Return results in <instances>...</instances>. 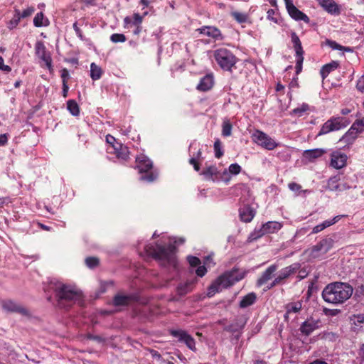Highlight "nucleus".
I'll list each match as a JSON object with an SVG mask.
<instances>
[{
    "mask_svg": "<svg viewBox=\"0 0 364 364\" xmlns=\"http://www.w3.org/2000/svg\"><path fill=\"white\" fill-rule=\"evenodd\" d=\"M185 242L182 237L177 240L176 237L169 238L168 242L162 240L160 243L147 245L144 247L146 254L153 257L159 264L176 273L178 271V264L176 257L175 244L181 245Z\"/></svg>",
    "mask_w": 364,
    "mask_h": 364,
    "instance_id": "nucleus-1",
    "label": "nucleus"
},
{
    "mask_svg": "<svg viewBox=\"0 0 364 364\" xmlns=\"http://www.w3.org/2000/svg\"><path fill=\"white\" fill-rule=\"evenodd\" d=\"M353 292V288L348 283L335 282L324 287L321 296L326 303L337 306L348 300Z\"/></svg>",
    "mask_w": 364,
    "mask_h": 364,
    "instance_id": "nucleus-2",
    "label": "nucleus"
},
{
    "mask_svg": "<svg viewBox=\"0 0 364 364\" xmlns=\"http://www.w3.org/2000/svg\"><path fill=\"white\" fill-rule=\"evenodd\" d=\"M55 291L60 308L67 309L82 301V292L74 286L60 282L56 284Z\"/></svg>",
    "mask_w": 364,
    "mask_h": 364,
    "instance_id": "nucleus-3",
    "label": "nucleus"
},
{
    "mask_svg": "<svg viewBox=\"0 0 364 364\" xmlns=\"http://www.w3.org/2000/svg\"><path fill=\"white\" fill-rule=\"evenodd\" d=\"M245 277V272L233 269L218 277L209 287L208 295L213 296L225 288H228Z\"/></svg>",
    "mask_w": 364,
    "mask_h": 364,
    "instance_id": "nucleus-4",
    "label": "nucleus"
},
{
    "mask_svg": "<svg viewBox=\"0 0 364 364\" xmlns=\"http://www.w3.org/2000/svg\"><path fill=\"white\" fill-rule=\"evenodd\" d=\"M136 168L142 174L139 179L145 182H153L158 177V173L152 171L153 163L145 155L141 154L136 158Z\"/></svg>",
    "mask_w": 364,
    "mask_h": 364,
    "instance_id": "nucleus-5",
    "label": "nucleus"
},
{
    "mask_svg": "<svg viewBox=\"0 0 364 364\" xmlns=\"http://www.w3.org/2000/svg\"><path fill=\"white\" fill-rule=\"evenodd\" d=\"M213 57L218 65L226 71L231 70L237 62L235 55L230 50L225 48L215 50Z\"/></svg>",
    "mask_w": 364,
    "mask_h": 364,
    "instance_id": "nucleus-6",
    "label": "nucleus"
},
{
    "mask_svg": "<svg viewBox=\"0 0 364 364\" xmlns=\"http://www.w3.org/2000/svg\"><path fill=\"white\" fill-rule=\"evenodd\" d=\"M106 141L109 144L107 148L108 153L114 154L119 160H127L129 152L126 146L117 142L116 139L110 134L106 136Z\"/></svg>",
    "mask_w": 364,
    "mask_h": 364,
    "instance_id": "nucleus-7",
    "label": "nucleus"
},
{
    "mask_svg": "<svg viewBox=\"0 0 364 364\" xmlns=\"http://www.w3.org/2000/svg\"><path fill=\"white\" fill-rule=\"evenodd\" d=\"M252 141L261 147L272 151L279 145L277 142L266 133L260 130H255L252 134Z\"/></svg>",
    "mask_w": 364,
    "mask_h": 364,
    "instance_id": "nucleus-8",
    "label": "nucleus"
},
{
    "mask_svg": "<svg viewBox=\"0 0 364 364\" xmlns=\"http://www.w3.org/2000/svg\"><path fill=\"white\" fill-rule=\"evenodd\" d=\"M349 121L343 117H334L326 122L321 128L318 135L326 134L331 132L338 131L346 127Z\"/></svg>",
    "mask_w": 364,
    "mask_h": 364,
    "instance_id": "nucleus-9",
    "label": "nucleus"
},
{
    "mask_svg": "<svg viewBox=\"0 0 364 364\" xmlns=\"http://www.w3.org/2000/svg\"><path fill=\"white\" fill-rule=\"evenodd\" d=\"M144 16L136 13L132 16H126L124 18V27L126 29L132 31L135 36H139L142 31L141 23Z\"/></svg>",
    "mask_w": 364,
    "mask_h": 364,
    "instance_id": "nucleus-10",
    "label": "nucleus"
},
{
    "mask_svg": "<svg viewBox=\"0 0 364 364\" xmlns=\"http://www.w3.org/2000/svg\"><path fill=\"white\" fill-rule=\"evenodd\" d=\"M291 42L293 43V47L295 50V57H296V74H299L302 70V64L304 62V50L301 46V42L296 35V33L293 32L291 34Z\"/></svg>",
    "mask_w": 364,
    "mask_h": 364,
    "instance_id": "nucleus-11",
    "label": "nucleus"
},
{
    "mask_svg": "<svg viewBox=\"0 0 364 364\" xmlns=\"http://www.w3.org/2000/svg\"><path fill=\"white\" fill-rule=\"evenodd\" d=\"M1 305L4 311L9 313H18L23 316H28L29 311L21 304L11 300L4 299L1 301Z\"/></svg>",
    "mask_w": 364,
    "mask_h": 364,
    "instance_id": "nucleus-12",
    "label": "nucleus"
},
{
    "mask_svg": "<svg viewBox=\"0 0 364 364\" xmlns=\"http://www.w3.org/2000/svg\"><path fill=\"white\" fill-rule=\"evenodd\" d=\"M170 333L172 336L178 338L179 342L184 343L186 346L193 351L196 350V342L194 338L183 330H171Z\"/></svg>",
    "mask_w": 364,
    "mask_h": 364,
    "instance_id": "nucleus-13",
    "label": "nucleus"
},
{
    "mask_svg": "<svg viewBox=\"0 0 364 364\" xmlns=\"http://www.w3.org/2000/svg\"><path fill=\"white\" fill-rule=\"evenodd\" d=\"M364 131V117L355 120L351 125L350 128L343 136L346 141L350 142L354 140L358 134Z\"/></svg>",
    "mask_w": 364,
    "mask_h": 364,
    "instance_id": "nucleus-14",
    "label": "nucleus"
},
{
    "mask_svg": "<svg viewBox=\"0 0 364 364\" xmlns=\"http://www.w3.org/2000/svg\"><path fill=\"white\" fill-rule=\"evenodd\" d=\"M36 53L45 63L49 70H52V59L50 55L46 50V48L42 42H37L35 46Z\"/></svg>",
    "mask_w": 364,
    "mask_h": 364,
    "instance_id": "nucleus-15",
    "label": "nucleus"
},
{
    "mask_svg": "<svg viewBox=\"0 0 364 364\" xmlns=\"http://www.w3.org/2000/svg\"><path fill=\"white\" fill-rule=\"evenodd\" d=\"M321 327V321L319 319L310 318L304 321L300 326V331L305 336L310 335L315 330Z\"/></svg>",
    "mask_w": 364,
    "mask_h": 364,
    "instance_id": "nucleus-16",
    "label": "nucleus"
},
{
    "mask_svg": "<svg viewBox=\"0 0 364 364\" xmlns=\"http://www.w3.org/2000/svg\"><path fill=\"white\" fill-rule=\"evenodd\" d=\"M347 155L340 151H333L331 154V166L336 169L346 166L347 163Z\"/></svg>",
    "mask_w": 364,
    "mask_h": 364,
    "instance_id": "nucleus-17",
    "label": "nucleus"
},
{
    "mask_svg": "<svg viewBox=\"0 0 364 364\" xmlns=\"http://www.w3.org/2000/svg\"><path fill=\"white\" fill-rule=\"evenodd\" d=\"M286 9L289 16L296 21H303L305 23L309 22V18L304 13L299 10L291 2L286 6Z\"/></svg>",
    "mask_w": 364,
    "mask_h": 364,
    "instance_id": "nucleus-18",
    "label": "nucleus"
},
{
    "mask_svg": "<svg viewBox=\"0 0 364 364\" xmlns=\"http://www.w3.org/2000/svg\"><path fill=\"white\" fill-rule=\"evenodd\" d=\"M299 267L300 264L298 263H294L288 267H286L279 272L276 278L279 282V283L282 284L284 279H287L291 274L296 273Z\"/></svg>",
    "mask_w": 364,
    "mask_h": 364,
    "instance_id": "nucleus-19",
    "label": "nucleus"
},
{
    "mask_svg": "<svg viewBox=\"0 0 364 364\" xmlns=\"http://www.w3.org/2000/svg\"><path fill=\"white\" fill-rule=\"evenodd\" d=\"M318 4L328 14L338 15L341 13L339 6L333 0H316Z\"/></svg>",
    "mask_w": 364,
    "mask_h": 364,
    "instance_id": "nucleus-20",
    "label": "nucleus"
},
{
    "mask_svg": "<svg viewBox=\"0 0 364 364\" xmlns=\"http://www.w3.org/2000/svg\"><path fill=\"white\" fill-rule=\"evenodd\" d=\"M214 85V77L212 73L203 76L199 81L196 89L201 92H207L212 89Z\"/></svg>",
    "mask_w": 364,
    "mask_h": 364,
    "instance_id": "nucleus-21",
    "label": "nucleus"
},
{
    "mask_svg": "<svg viewBox=\"0 0 364 364\" xmlns=\"http://www.w3.org/2000/svg\"><path fill=\"white\" fill-rule=\"evenodd\" d=\"M242 170L241 166L238 164H232L229 166L228 170H224L221 173L220 180L228 183L230 181V174L237 175Z\"/></svg>",
    "mask_w": 364,
    "mask_h": 364,
    "instance_id": "nucleus-22",
    "label": "nucleus"
},
{
    "mask_svg": "<svg viewBox=\"0 0 364 364\" xmlns=\"http://www.w3.org/2000/svg\"><path fill=\"white\" fill-rule=\"evenodd\" d=\"M200 33L211 37L215 40L222 39V34L220 31L214 26H203L198 29Z\"/></svg>",
    "mask_w": 364,
    "mask_h": 364,
    "instance_id": "nucleus-23",
    "label": "nucleus"
},
{
    "mask_svg": "<svg viewBox=\"0 0 364 364\" xmlns=\"http://www.w3.org/2000/svg\"><path fill=\"white\" fill-rule=\"evenodd\" d=\"M277 265L272 264L269 266L261 275V277L257 281V285L258 287H261L263 284H266L269 280H270L274 272L277 269Z\"/></svg>",
    "mask_w": 364,
    "mask_h": 364,
    "instance_id": "nucleus-24",
    "label": "nucleus"
},
{
    "mask_svg": "<svg viewBox=\"0 0 364 364\" xmlns=\"http://www.w3.org/2000/svg\"><path fill=\"white\" fill-rule=\"evenodd\" d=\"M343 215H336L333 217L331 219L324 220L323 223L316 225L312 228L311 234H317L324 229L334 225L337 222L339 221V220L343 217Z\"/></svg>",
    "mask_w": 364,
    "mask_h": 364,
    "instance_id": "nucleus-25",
    "label": "nucleus"
},
{
    "mask_svg": "<svg viewBox=\"0 0 364 364\" xmlns=\"http://www.w3.org/2000/svg\"><path fill=\"white\" fill-rule=\"evenodd\" d=\"M203 174L207 179L213 181L220 180L221 176V173L218 171L217 167L215 166L208 167L203 171Z\"/></svg>",
    "mask_w": 364,
    "mask_h": 364,
    "instance_id": "nucleus-26",
    "label": "nucleus"
},
{
    "mask_svg": "<svg viewBox=\"0 0 364 364\" xmlns=\"http://www.w3.org/2000/svg\"><path fill=\"white\" fill-rule=\"evenodd\" d=\"M255 215V210L250 206H244L240 209V219L245 222H250Z\"/></svg>",
    "mask_w": 364,
    "mask_h": 364,
    "instance_id": "nucleus-27",
    "label": "nucleus"
},
{
    "mask_svg": "<svg viewBox=\"0 0 364 364\" xmlns=\"http://www.w3.org/2000/svg\"><path fill=\"white\" fill-rule=\"evenodd\" d=\"M326 151L323 149H314L305 150L303 156L309 161H313L316 159L321 157Z\"/></svg>",
    "mask_w": 364,
    "mask_h": 364,
    "instance_id": "nucleus-28",
    "label": "nucleus"
},
{
    "mask_svg": "<svg viewBox=\"0 0 364 364\" xmlns=\"http://www.w3.org/2000/svg\"><path fill=\"white\" fill-rule=\"evenodd\" d=\"M262 225L266 234L277 232L282 228V224L277 221H269Z\"/></svg>",
    "mask_w": 364,
    "mask_h": 364,
    "instance_id": "nucleus-29",
    "label": "nucleus"
},
{
    "mask_svg": "<svg viewBox=\"0 0 364 364\" xmlns=\"http://www.w3.org/2000/svg\"><path fill=\"white\" fill-rule=\"evenodd\" d=\"M133 297L129 295L117 294L113 299V304L115 306H125L129 304Z\"/></svg>",
    "mask_w": 364,
    "mask_h": 364,
    "instance_id": "nucleus-30",
    "label": "nucleus"
},
{
    "mask_svg": "<svg viewBox=\"0 0 364 364\" xmlns=\"http://www.w3.org/2000/svg\"><path fill=\"white\" fill-rule=\"evenodd\" d=\"M257 299V296L255 293L251 292L243 296L240 302V306L241 308H247L252 305Z\"/></svg>",
    "mask_w": 364,
    "mask_h": 364,
    "instance_id": "nucleus-31",
    "label": "nucleus"
},
{
    "mask_svg": "<svg viewBox=\"0 0 364 364\" xmlns=\"http://www.w3.org/2000/svg\"><path fill=\"white\" fill-rule=\"evenodd\" d=\"M193 284V281H187L184 283H180L176 288L177 293L180 296L186 294L192 290Z\"/></svg>",
    "mask_w": 364,
    "mask_h": 364,
    "instance_id": "nucleus-32",
    "label": "nucleus"
},
{
    "mask_svg": "<svg viewBox=\"0 0 364 364\" xmlns=\"http://www.w3.org/2000/svg\"><path fill=\"white\" fill-rule=\"evenodd\" d=\"M338 67V63L336 61H333L330 63L323 65L320 70L321 77L323 79H325L331 72L336 70Z\"/></svg>",
    "mask_w": 364,
    "mask_h": 364,
    "instance_id": "nucleus-33",
    "label": "nucleus"
},
{
    "mask_svg": "<svg viewBox=\"0 0 364 364\" xmlns=\"http://www.w3.org/2000/svg\"><path fill=\"white\" fill-rule=\"evenodd\" d=\"M102 74V70L100 67L97 65L95 63L90 65V77L93 80H99Z\"/></svg>",
    "mask_w": 364,
    "mask_h": 364,
    "instance_id": "nucleus-34",
    "label": "nucleus"
},
{
    "mask_svg": "<svg viewBox=\"0 0 364 364\" xmlns=\"http://www.w3.org/2000/svg\"><path fill=\"white\" fill-rule=\"evenodd\" d=\"M264 235H266V232H265L263 225H262L259 228H255L254 230V231L250 233V235L248 237V240L250 242L256 240L262 237Z\"/></svg>",
    "mask_w": 364,
    "mask_h": 364,
    "instance_id": "nucleus-35",
    "label": "nucleus"
},
{
    "mask_svg": "<svg viewBox=\"0 0 364 364\" xmlns=\"http://www.w3.org/2000/svg\"><path fill=\"white\" fill-rule=\"evenodd\" d=\"M67 108L70 114L73 116H78L80 114V108L77 103L73 100H70L67 102Z\"/></svg>",
    "mask_w": 364,
    "mask_h": 364,
    "instance_id": "nucleus-36",
    "label": "nucleus"
},
{
    "mask_svg": "<svg viewBox=\"0 0 364 364\" xmlns=\"http://www.w3.org/2000/svg\"><path fill=\"white\" fill-rule=\"evenodd\" d=\"M302 307V304L301 301H296L290 303L287 305V314H289L291 313H298Z\"/></svg>",
    "mask_w": 364,
    "mask_h": 364,
    "instance_id": "nucleus-37",
    "label": "nucleus"
},
{
    "mask_svg": "<svg viewBox=\"0 0 364 364\" xmlns=\"http://www.w3.org/2000/svg\"><path fill=\"white\" fill-rule=\"evenodd\" d=\"M20 20H21L20 11L16 10L14 17L8 22L7 27L10 30L14 29V28H16L18 26Z\"/></svg>",
    "mask_w": 364,
    "mask_h": 364,
    "instance_id": "nucleus-38",
    "label": "nucleus"
},
{
    "mask_svg": "<svg viewBox=\"0 0 364 364\" xmlns=\"http://www.w3.org/2000/svg\"><path fill=\"white\" fill-rule=\"evenodd\" d=\"M48 20L44 21V16L42 12L38 13L33 18V24L36 27L47 26Z\"/></svg>",
    "mask_w": 364,
    "mask_h": 364,
    "instance_id": "nucleus-39",
    "label": "nucleus"
},
{
    "mask_svg": "<svg viewBox=\"0 0 364 364\" xmlns=\"http://www.w3.org/2000/svg\"><path fill=\"white\" fill-rule=\"evenodd\" d=\"M339 178L338 176L330 178L328 181V187L331 191H338L339 190Z\"/></svg>",
    "mask_w": 364,
    "mask_h": 364,
    "instance_id": "nucleus-40",
    "label": "nucleus"
},
{
    "mask_svg": "<svg viewBox=\"0 0 364 364\" xmlns=\"http://www.w3.org/2000/svg\"><path fill=\"white\" fill-rule=\"evenodd\" d=\"M231 16L240 23H245L248 19V16L246 14L239 11H232Z\"/></svg>",
    "mask_w": 364,
    "mask_h": 364,
    "instance_id": "nucleus-41",
    "label": "nucleus"
},
{
    "mask_svg": "<svg viewBox=\"0 0 364 364\" xmlns=\"http://www.w3.org/2000/svg\"><path fill=\"white\" fill-rule=\"evenodd\" d=\"M288 188H289L290 191H291L292 192H294L296 193V195H299L300 193H309L310 191L309 190H301V186L295 183V182H291L288 184Z\"/></svg>",
    "mask_w": 364,
    "mask_h": 364,
    "instance_id": "nucleus-42",
    "label": "nucleus"
},
{
    "mask_svg": "<svg viewBox=\"0 0 364 364\" xmlns=\"http://www.w3.org/2000/svg\"><path fill=\"white\" fill-rule=\"evenodd\" d=\"M232 134V124L228 120L224 121L222 125V134L223 136H230Z\"/></svg>",
    "mask_w": 364,
    "mask_h": 364,
    "instance_id": "nucleus-43",
    "label": "nucleus"
},
{
    "mask_svg": "<svg viewBox=\"0 0 364 364\" xmlns=\"http://www.w3.org/2000/svg\"><path fill=\"white\" fill-rule=\"evenodd\" d=\"M333 240L331 238H325L320 241V245L323 247V253L327 252L333 246Z\"/></svg>",
    "mask_w": 364,
    "mask_h": 364,
    "instance_id": "nucleus-44",
    "label": "nucleus"
},
{
    "mask_svg": "<svg viewBox=\"0 0 364 364\" xmlns=\"http://www.w3.org/2000/svg\"><path fill=\"white\" fill-rule=\"evenodd\" d=\"M126 40V36L122 33H113L110 36V41L114 43H124Z\"/></svg>",
    "mask_w": 364,
    "mask_h": 364,
    "instance_id": "nucleus-45",
    "label": "nucleus"
},
{
    "mask_svg": "<svg viewBox=\"0 0 364 364\" xmlns=\"http://www.w3.org/2000/svg\"><path fill=\"white\" fill-rule=\"evenodd\" d=\"M214 150H215V156L217 159H220L223 155V151L222 150V144L219 139H217L214 142Z\"/></svg>",
    "mask_w": 364,
    "mask_h": 364,
    "instance_id": "nucleus-46",
    "label": "nucleus"
},
{
    "mask_svg": "<svg viewBox=\"0 0 364 364\" xmlns=\"http://www.w3.org/2000/svg\"><path fill=\"white\" fill-rule=\"evenodd\" d=\"M85 264L89 268H95L99 264V259L95 257H88L85 259Z\"/></svg>",
    "mask_w": 364,
    "mask_h": 364,
    "instance_id": "nucleus-47",
    "label": "nucleus"
},
{
    "mask_svg": "<svg viewBox=\"0 0 364 364\" xmlns=\"http://www.w3.org/2000/svg\"><path fill=\"white\" fill-rule=\"evenodd\" d=\"M200 156H201V151H200V150H198L197 151L196 156H194L192 158H191L190 161H189L190 164L193 166L194 169L196 171H198L200 170V166L198 165V160L200 157Z\"/></svg>",
    "mask_w": 364,
    "mask_h": 364,
    "instance_id": "nucleus-48",
    "label": "nucleus"
},
{
    "mask_svg": "<svg viewBox=\"0 0 364 364\" xmlns=\"http://www.w3.org/2000/svg\"><path fill=\"white\" fill-rule=\"evenodd\" d=\"M309 109V105L307 104H303L301 107L293 109L292 112L294 114L301 117Z\"/></svg>",
    "mask_w": 364,
    "mask_h": 364,
    "instance_id": "nucleus-49",
    "label": "nucleus"
},
{
    "mask_svg": "<svg viewBox=\"0 0 364 364\" xmlns=\"http://www.w3.org/2000/svg\"><path fill=\"white\" fill-rule=\"evenodd\" d=\"M267 18L271 21H273L275 23H278L279 20L278 18L275 16L276 11L274 9H269L267 12Z\"/></svg>",
    "mask_w": 364,
    "mask_h": 364,
    "instance_id": "nucleus-50",
    "label": "nucleus"
},
{
    "mask_svg": "<svg viewBox=\"0 0 364 364\" xmlns=\"http://www.w3.org/2000/svg\"><path fill=\"white\" fill-rule=\"evenodd\" d=\"M187 260L191 267H198L200 264L199 258L194 256H188Z\"/></svg>",
    "mask_w": 364,
    "mask_h": 364,
    "instance_id": "nucleus-51",
    "label": "nucleus"
},
{
    "mask_svg": "<svg viewBox=\"0 0 364 364\" xmlns=\"http://www.w3.org/2000/svg\"><path fill=\"white\" fill-rule=\"evenodd\" d=\"M35 9L33 6L28 7L25 10L23 11L22 13L20 12V18H24L30 16L34 12Z\"/></svg>",
    "mask_w": 364,
    "mask_h": 364,
    "instance_id": "nucleus-52",
    "label": "nucleus"
},
{
    "mask_svg": "<svg viewBox=\"0 0 364 364\" xmlns=\"http://www.w3.org/2000/svg\"><path fill=\"white\" fill-rule=\"evenodd\" d=\"M339 185L338 191H343L353 187L352 183H349L348 180L346 181H341Z\"/></svg>",
    "mask_w": 364,
    "mask_h": 364,
    "instance_id": "nucleus-53",
    "label": "nucleus"
},
{
    "mask_svg": "<svg viewBox=\"0 0 364 364\" xmlns=\"http://www.w3.org/2000/svg\"><path fill=\"white\" fill-rule=\"evenodd\" d=\"M309 230V227H304L298 229L293 237V240H296L297 237L304 235Z\"/></svg>",
    "mask_w": 364,
    "mask_h": 364,
    "instance_id": "nucleus-54",
    "label": "nucleus"
},
{
    "mask_svg": "<svg viewBox=\"0 0 364 364\" xmlns=\"http://www.w3.org/2000/svg\"><path fill=\"white\" fill-rule=\"evenodd\" d=\"M0 70L6 73H9L11 70L10 66L4 64V60L1 56H0Z\"/></svg>",
    "mask_w": 364,
    "mask_h": 364,
    "instance_id": "nucleus-55",
    "label": "nucleus"
},
{
    "mask_svg": "<svg viewBox=\"0 0 364 364\" xmlns=\"http://www.w3.org/2000/svg\"><path fill=\"white\" fill-rule=\"evenodd\" d=\"M207 272V269L206 267H205V265H199L197 268V269L196 270V274L200 277H203Z\"/></svg>",
    "mask_w": 364,
    "mask_h": 364,
    "instance_id": "nucleus-56",
    "label": "nucleus"
},
{
    "mask_svg": "<svg viewBox=\"0 0 364 364\" xmlns=\"http://www.w3.org/2000/svg\"><path fill=\"white\" fill-rule=\"evenodd\" d=\"M327 44L333 50H340L343 49V46L333 41H327Z\"/></svg>",
    "mask_w": 364,
    "mask_h": 364,
    "instance_id": "nucleus-57",
    "label": "nucleus"
},
{
    "mask_svg": "<svg viewBox=\"0 0 364 364\" xmlns=\"http://www.w3.org/2000/svg\"><path fill=\"white\" fill-rule=\"evenodd\" d=\"M357 89L360 92H364V75L360 77L357 82Z\"/></svg>",
    "mask_w": 364,
    "mask_h": 364,
    "instance_id": "nucleus-58",
    "label": "nucleus"
},
{
    "mask_svg": "<svg viewBox=\"0 0 364 364\" xmlns=\"http://www.w3.org/2000/svg\"><path fill=\"white\" fill-rule=\"evenodd\" d=\"M8 142V134H0V146H5Z\"/></svg>",
    "mask_w": 364,
    "mask_h": 364,
    "instance_id": "nucleus-59",
    "label": "nucleus"
},
{
    "mask_svg": "<svg viewBox=\"0 0 364 364\" xmlns=\"http://www.w3.org/2000/svg\"><path fill=\"white\" fill-rule=\"evenodd\" d=\"M311 251H312L313 253L318 252H323V246L320 245V242H319L318 243H317L316 245H314L312 247Z\"/></svg>",
    "mask_w": 364,
    "mask_h": 364,
    "instance_id": "nucleus-60",
    "label": "nucleus"
},
{
    "mask_svg": "<svg viewBox=\"0 0 364 364\" xmlns=\"http://www.w3.org/2000/svg\"><path fill=\"white\" fill-rule=\"evenodd\" d=\"M73 28H74V30H75V33H76L77 36L79 38H80L81 39H82V31H81V30L77 27V23H75L73 24Z\"/></svg>",
    "mask_w": 364,
    "mask_h": 364,
    "instance_id": "nucleus-61",
    "label": "nucleus"
},
{
    "mask_svg": "<svg viewBox=\"0 0 364 364\" xmlns=\"http://www.w3.org/2000/svg\"><path fill=\"white\" fill-rule=\"evenodd\" d=\"M299 87L298 79H297V77H294L289 83V87L295 88V87Z\"/></svg>",
    "mask_w": 364,
    "mask_h": 364,
    "instance_id": "nucleus-62",
    "label": "nucleus"
},
{
    "mask_svg": "<svg viewBox=\"0 0 364 364\" xmlns=\"http://www.w3.org/2000/svg\"><path fill=\"white\" fill-rule=\"evenodd\" d=\"M355 321L360 323H364V314H358L355 316Z\"/></svg>",
    "mask_w": 364,
    "mask_h": 364,
    "instance_id": "nucleus-63",
    "label": "nucleus"
},
{
    "mask_svg": "<svg viewBox=\"0 0 364 364\" xmlns=\"http://www.w3.org/2000/svg\"><path fill=\"white\" fill-rule=\"evenodd\" d=\"M360 356L361 358L360 363L364 364V344L362 345L360 350Z\"/></svg>",
    "mask_w": 364,
    "mask_h": 364,
    "instance_id": "nucleus-64",
    "label": "nucleus"
}]
</instances>
